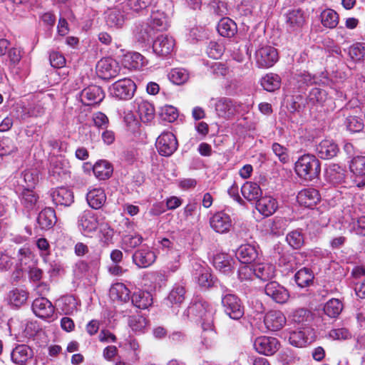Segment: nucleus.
<instances>
[{"mask_svg": "<svg viewBox=\"0 0 365 365\" xmlns=\"http://www.w3.org/2000/svg\"><path fill=\"white\" fill-rule=\"evenodd\" d=\"M135 104L138 106V113L140 120L143 123L150 122L155 117V109L153 106L143 99H136Z\"/></svg>", "mask_w": 365, "mask_h": 365, "instance_id": "32", "label": "nucleus"}, {"mask_svg": "<svg viewBox=\"0 0 365 365\" xmlns=\"http://www.w3.org/2000/svg\"><path fill=\"white\" fill-rule=\"evenodd\" d=\"M120 70V68L117 61L111 58L101 59L96 66L98 75L100 78L106 80L117 76Z\"/></svg>", "mask_w": 365, "mask_h": 365, "instance_id": "10", "label": "nucleus"}, {"mask_svg": "<svg viewBox=\"0 0 365 365\" xmlns=\"http://www.w3.org/2000/svg\"><path fill=\"white\" fill-rule=\"evenodd\" d=\"M348 55L355 62L365 60V43L356 42L348 48Z\"/></svg>", "mask_w": 365, "mask_h": 365, "instance_id": "46", "label": "nucleus"}, {"mask_svg": "<svg viewBox=\"0 0 365 365\" xmlns=\"http://www.w3.org/2000/svg\"><path fill=\"white\" fill-rule=\"evenodd\" d=\"M264 322L267 329L276 331L284 327L287 319L282 312L272 310L265 314Z\"/></svg>", "mask_w": 365, "mask_h": 365, "instance_id": "19", "label": "nucleus"}, {"mask_svg": "<svg viewBox=\"0 0 365 365\" xmlns=\"http://www.w3.org/2000/svg\"><path fill=\"white\" fill-rule=\"evenodd\" d=\"M202 332L201 334L202 344L206 348H211L215 344L216 331L214 329V323L209 327L207 325H202Z\"/></svg>", "mask_w": 365, "mask_h": 365, "instance_id": "45", "label": "nucleus"}, {"mask_svg": "<svg viewBox=\"0 0 365 365\" xmlns=\"http://www.w3.org/2000/svg\"><path fill=\"white\" fill-rule=\"evenodd\" d=\"M110 293L113 297L124 302L130 299V292L123 283H116L113 285Z\"/></svg>", "mask_w": 365, "mask_h": 365, "instance_id": "50", "label": "nucleus"}, {"mask_svg": "<svg viewBox=\"0 0 365 365\" xmlns=\"http://www.w3.org/2000/svg\"><path fill=\"white\" fill-rule=\"evenodd\" d=\"M237 260L228 254L219 253L214 256L213 265L220 272L229 275L233 273Z\"/></svg>", "mask_w": 365, "mask_h": 365, "instance_id": "15", "label": "nucleus"}, {"mask_svg": "<svg viewBox=\"0 0 365 365\" xmlns=\"http://www.w3.org/2000/svg\"><path fill=\"white\" fill-rule=\"evenodd\" d=\"M257 211L265 217L273 215L278 208L277 201L271 196L262 197L256 202Z\"/></svg>", "mask_w": 365, "mask_h": 365, "instance_id": "26", "label": "nucleus"}, {"mask_svg": "<svg viewBox=\"0 0 365 365\" xmlns=\"http://www.w3.org/2000/svg\"><path fill=\"white\" fill-rule=\"evenodd\" d=\"M17 150L14 141L9 138L0 139V156L12 153Z\"/></svg>", "mask_w": 365, "mask_h": 365, "instance_id": "60", "label": "nucleus"}, {"mask_svg": "<svg viewBox=\"0 0 365 365\" xmlns=\"http://www.w3.org/2000/svg\"><path fill=\"white\" fill-rule=\"evenodd\" d=\"M125 66L129 68L140 69L146 64V60L140 53L133 52L128 53L125 58Z\"/></svg>", "mask_w": 365, "mask_h": 365, "instance_id": "47", "label": "nucleus"}, {"mask_svg": "<svg viewBox=\"0 0 365 365\" xmlns=\"http://www.w3.org/2000/svg\"><path fill=\"white\" fill-rule=\"evenodd\" d=\"M242 196L248 201H257L262 196V190L259 185L253 182H246L241 187Z\"/></svg>", "mask_w": 365, "mask_h": 365, "instance_id": "34", "label": "nucleus"}, {"mask_svg": "<svg viewBox=\"0 0 365 365\" xmlns=\"http://www.w3.org/2000/svg\"><path fill=\"white\" fill-rule=\"evenodd\" d=\"M57 221L55 210L51 207H46L38 215L36 222L41 230L51 229Z\"/></svg>", "mask_w": 365, "mask_h": 365, "instance_id": "25", "label": "nucleus"}, {"mask_svg": "<svg viewBox=\"0 0 365 365\" xmlns=\"http://www.w3.org/2000/svg\"><path fill=\"white\" fill-rule=\"evenodd\" d=\"M34 355L33 350L26 344H18L12 350L11 360L16 364H25Z\"/></svg>", "mask_w": 365, "mask_h": 365, "instance_id": "27", "label": "nucleus"}, {"mask_svg": "<svg viewBox=\"0 0 365 365\" xmlns=\"http://www.w3.org/2000/svg\"><path fill=\"white\" fill-rule=\"evenodd\" d=\"M326 91L319 88H312L308 96L309 101L312 104L321 103L326 99Z\"/></svg>", "mask_w": 365, "mask_h": 365, "instance_id": "61", "label": "nucleus"}, {"mask_svg": "<svg viewBox=\"0 0 365 365\" xmlns=\"http://www.w3.org/2000/svg\"><path fill=\"white\" fill-rule=\"evenodd\" d=\"M222 305L225 314L232 319L239 320L244 315V306L241 299L236 294L232 293L223 294Z\"/></svg>", "mask_w": 365, "mask_h": 365, "instance_id": "5", "label": "nucleus"}, {"mask_svg": "<svg viewBox=\"0 0 365 365\" xmlns=\"http://www.w3.org/2000/svg\"><path fill=\"white\" fill-rule=\"evenodd\" d=\"M113 171L112 165L107 160H101L95 163L93 167V172L95 176L99 180L109 178Z\"/></svg>", "mask_w": 365, "mask_h": 365, "instance_id": "38", "label": "nucleus"}, {"mask_svg": "<svg viewBox=\"0 0 365 365\" xmlns=\"http://www.w3.org/2000/svg\"><path fill=\"white\" fill-rule=\"evenodd\" d=\"M99 223L96 214L91 210L83 211L78 219V227L85 236L94 232L98 227Z\"/></svg>", "mask_w": 365, "mask_h": 365, "instance_id": "9", "label": "nucleus"}, {"mask_svg": "<svg viewBox=\"0 0 365 365\" xmlns=\"http://www.w3.org/2000/svg\"><path fill=\"white\" fill-rule=\"evenodd\" d=\"M155 254L148 247H142L135 252L133 255V262L141 268L151 265L155 261Z\"/></svg>", "mask_w": 365, "mask_h": 365, "instance_id": "23", "label": "nucleus"}, {"mask_svg": "<svg viewBox=\"0 0 365 365\" xmlns=\"http://www.w3.org/2000/svg\"><path fill=\"white\" fill-rule=\"evenodd\" d=\"M142 236L138 234L127 235L123 237V245L128 248H135L140 245L142 243Z\"/></svg>", "mask_w": 365, "mask_h": 365, "instance_id": "64", "label": "nucleus"}, {"mask_svg": "<svg viewBox=\"0 0 365 365\" xmlns=\"http://www.w3.org/2000/svg\"><path fill=\"white\" fill-rule=\"evenodd\" d=\"M320 194L317 190L312 187L305 188L299 192L297 202L306 207H312L320 201Z\"/></svg>", "mask_w": 365, "mask_h": 365, "instance_id": "22", "label": "nucleus"}, {"mask_svg": "<svg viewBox=\"0 0 365 365\" xmlns=\"http://www.w3.org/2000/svg\"><path fill=\"white\" fill-rule=\"evenodd\" d=\"M32 311L38 318L49 319L54 314V307L46 297H38L32 303Z\"/></svg>", "mask_w": 365, "mask_h": 365, "instance_id": "14", "label": "nucleus"}, {"mask_svg": "<svg viewBox=\"0 0 365 365\" xmlns=\"http://www.w3.org/2000/svg\"><path fill=\"white\" fill-rule=\"evenodd\" d=\"M255 277L262 281L272 279L275 275V267L269 262H258L254 264Z\"/></svg>", "mask_w": 365, "mask_h": 365, "instance_id": "29", "label": "nucleus"}, {"mask_svg": "<svg viewBox=\"0 0 365 365\" xmlns=\"http://www.w3.org/2000/svg\"><path fill=\"white\" fill-rule=\"evenodd\" d=\"M238 278L240 281L252 280L255 277L254 264H242L237 271Z\"/></svg>", "mask_w": 365, "mask_h": 365, "instance_id": "57", "label": "nucleus"}, {"mask_svg": "<svg viewBox=\"0 0 365 365\" xmlns=\"http://www.w3.org/2000/svg\"><path fill=\"white\" fill-rule=\"evenodd\" d=\"M265 294L274 302L284 304L289 298L288 290L275 281L268 282L264 287Z\"/></svg>", "mask_w": 365, "mask_h": 365, "instance_id": "12", "label": "nucleus"}, {"mask_svg": "<svg viewBox=\"0 0 365 365\" xmlns=\"http://www.w3.org/2000/svg\"><path fill=\"white\" fill-rule=\"evenodd\" d=\"M86 200L93 209H100L106 201V195L104 190L101 188H93L86 195Z\"/></svg>", "mask_w": 365, "mask_h": 365, "instance_id": "33", "label": "nucleus"}, {"mask_svg": "<svg viewBox=\"0 0 365 365\" xmlns=\"http://www.w3.org/2000/svg\"><path fill=\"white\" fill-rule=\"evenodd\" d=\"M217 29L220 36L231 38L237 32V25L230 18H222L217 24Z\"/></svg>", "mask_w": 365, "mask_h": 365, "instance_id": "40", "label": "nucleus"}, {"mask_svg": "<svg viewBox=\"0 0 365 365\" xmlns=\"http://www.w3.org/2000/svg\"><path fill=\"white\" fill-rule=\"evenodd\" d=\"M261 85L264 90L273 92L280 88L281 78L275 73H268L261 79Z\"/></svg>", "mask_w": 365, "mask_h": 365, "instance_id": "43", "label": "nucleus"}, {"mask_svg": "<svg viewBox=\"0 0 365 365\" xmlns=\"http://www.w3.org/2000/svg\"><path fill=\"white\" fill-rule=\"evenodd\" d=\"M339 151L337 144L332 140H323L316 147L318 157L324 160L335 157Z\"/></svg>", "mask_w": 365, "mask_h": 365, "instance_id": "24", "label": "nucleus"}, {"mask_svg": "<svg viewBox=\"0 0 365 365\" xmlns=\"http://www.w3.org/2000/svg\"><path fill=\"white\" fill-rule=\"evenodd\" d=\"M155 145L160 155L168 157L177 150L178 144L172 133L165 132L157 138Z\"/></svg>", "mask_w": 365, "mask_h": 365, "instance_id": "8", "label": "nucleus"}, {"mask_svg": "<svg viewBox=\"0 0 365 365\" xmlns=\"http://www.w3.org/2000/svg\"><path fill=\"white\" fill-rule=\"evenodd\" d=\"M345 125L349 130L356 133L364 128L363 120L355 115H350L346 118Z\"/></svg>", "mask_w": 365, "mask_h": 365, "instance_id": "58", "label": "nucleus"}, {"mask_svg": "<svg viewBox=\"0 0 365 365\" xmlns=\"http://www.w3.org/2000/svg\"><path fill=\"white\" fill-rule=\"evenodd\" d=\"M38 196L31 189L26 188L21 193V202L28 209H32L36 205Z\"/></svg>", "mask_w": 365, "mask_h": 365, "instance_id": "53", "label": "nucleus"}, {"mask_svg": "<svg viewBox=\"0 0 365 365\" xmlns=\"http://www.w3.org/2000/svg\"><path fill=\"white\" fill-rule=\"evenodd\" d=\"M346 173L344 168L336 164H331L324 172V178L327 182L336 186L345 182Z\"/></svg>", "mask_w": 365, "mask_h": 365, "instance_id": "20", "label": "nucleus"}, {"mask_svg": "<svg viewBox=\"0 0 365 365\" xmlns=\"http://www.w3.org/2000/svg\"><path fill=\"white\" fill-rule=\"evenodd\" d=\"M175 47V40L167 35L157 37L153 43V50L158 56H166L172 53Z\"/></svg>", "mask_w": 365, "mask_h": 365, "instance_id": "18", "label": "nucleus"}, {"mask_svg": "<svg viewBox=\"0 0 365 365\" xmlns=\"http://www.w3.org/2000/svg\"><path fill=\"white\" fill-rule=\"evenodd\" d=\"M51 197L54 204L64 207L70 206L74 202V195L71 190L60 187L51 192Z\"/></svg>", "mask_w": 365, "mask_h": 365, "instance_id": "21", "label": "nucleus"}, {"mask_svg": "<svg viewBox=\"0 0 365 365\" xmlns=\"http://www.w3.org/2000/svg\"><path fill=\"white\" fill-rule=\"evenodd\" d=\"M197 283L201 287L207 289L214 286L215 280L208 269H202L197 277Z\"/></svg>", "mask_w": 365, "mask_h": 365, "instance_id": "55", "label": "nucleus"}, {"mask_svg": "<svg viewBox=\"0 0 365 365\" xmlns=\"http://www.w3.org/2000/svg\"><path fill=\"white\" fill-rule=\"evenodd\" d=\"M153 31H164L168 27L167 17L163 12L159 11H152L150 25Z\"/></svg>", "mask_w": 365, "mask_h": 365, "instance_id": "42", "label": "nucleus"}, {"mask_svg": "<svg viewBox=\"0 0 365 365\" xmlns=\"http://www.w3.org/2000/svg\"><path fill=\"white\" fill-rule=\"evenodd\" d=\"M289 343L296 347H303L309 343V338L304 331H294L290 333Z\"/></svg>", "mask_w": 365, "mask_h": 365, "instance_id": "52", "label": "nucleus"}, {"mask_svg": "<svg viewBox=\"0 0 365 365\" xmlns=\"http://www.w3.org/2000/svg\"><path fill=\"white\" fill-rule=\"evenodd\" d=\"M185 289L182 285L175 284L165 299L168 306L179 305L185 299Z\"/></svg>", "mask_w": 365, "mask_h": 365, "instance_id": "37", "label": "nucleus"}, {"mask_svg": "<svg viewBox=\"0 0 365 365\" xmlns=\"http://www.w3.org/2000/svg\"><path fill=\"white\" fill-rule=\"evenodd\" d=\"M215 309L207 302L199 299L190 304L183 312L182 319L200 321L201 326L205 324L210 327L214 323Z\"/></svg>", "mask_w": 365, "mask_h": 365, "instance_id": "1", "label": "nucleus"}, {"mask_svg": "<svg viewBox=\"0 0 365 365\" xmlns=\"http://www.w3.org/2000/svg\"><path fill=\"white\" fill-rule=\"evenodd\" d=\"M128 324L135 331H142L146 327L147 319L143 316L135 315L129 317Z\"/></svg>", "mask_w": 365, "mask_h": 365, "instance_id": "59", "label": "nucleus"}, {"mask_svg": "<svg viewBox=\"0 0 365 365\" xmlns=\"http://www.w3.org/2000/svg\"><path fill=\"white\" fill-rule=\"evenodd\" d=\"M104 96L101 88L95 85L89 86L80 93L81 101L86 106L98 104L103 101Z\"/></svg>", "mask_w": 365, "mask_h": 365, "instance_id": "13", "label": "nucleus"}, {"mask_svg": "<svg viewBox=\"0 0 365 365\" xmlns=\"http://www.w3.org/2000/svg\"><path fill=\"white\" fill-rule=\"evenodd\" d=\"M258 256V251L255 246L250 244L242 245L236 252V257L242 264H250Z\"/></svg>", "mask_w": 365, "mask_h": 365, "instance_id": "28", "label": "nucleus"}, {"mask_svg": "<svg viewBox=\"0 0 365 365\" xmlns=\"http://www.w3.org/2000/svg\"><path fill=\"white\" fill-rule=\"evenodd\" d=\"M200 207L197 204V202L195 200L190 201L187 203V205L184 207L183 214L187 220L190 218H193L195 216L199 217L200 212L199 210Z\"/></svg>", "mask_w": 365, "mask_h": 365, "instance_id": "62", "label": "nucleus"}, {"mask_svg": "<svg viewBox=\"0 0 365 365\" xmlns=\"http://www.w3.org/2000/svg\"><path fill=\"white\" fill-rule=\"evenodd\" d=\"M135 84L130 78H123L115 82L109 88L113 97L119 100H128L133 96Z\"/></svg>", "mask_w": 365, "mask_h": 365, "instance_id": "6", "label": "nucleus"}, {"mask_svg": "<svg viewBox=\"0 0 365 365\" xmlns=\"http://www.w3.org/2000/svg\"><path fill=\"white\" fill-rule=\"evenodd\" d=\"M133 304L141 309H147L153 303L152 295L146 291L135 292L131 297Z\"/></svg>", "mask_w": 365, "mask_h": 365, "instance_id": "36", "label": "nucleus"}, {"mask_svg": "<svg viewBox=\"0 0 365 365\" xmlns=\"http://www.w3.org/2000/svg\"><path fill=\"white\" fill-rule=\"evenodd\" d=\"M289 319L292 323L304 327L309 325L312 321V314L307 309L299 308L289 315Z\"/></svg>", "mask_w": 365, "mask_h": 365, "instance_id": "30", "label": "nucleus"}, {"mask_svg": "<svg viewBox=\"0 0 365 365\" xmlns=\"http://www.w3.org/2000/svg\"><path fill=\"white\" fill-rule=\"evenodd\" d=\"M294 280L297 284L301 288L309 287L313 284V272L309 268H302L295 274Z\"/></svg>", "mask_w": 365, "mask_h": 365, "instance_id": "41", "label": "nucleus"}, {"mask_svg": "<svg viewBox=\"0 0 365 365\" xmlns=\"http://www.w3.org/2000/svg\"><path fill=\"white\" fill-rule=\"evenodd\" d=\"M255 61L259 68L272 67L278 61L277 51L270 46H262L256 51Z\"/></svg>", "mask_w": 365, "mask_h": 365, "instance_id": "7", "label": "nucleus"}, {"mask_svg": "<svg viewBox=\"0 0 365 365\" xmlns=\"http://www.w3.org/2000/svg\"><path fill=\"white\" fill-rule=\"evenodd\" d=\"M286 29L289 33H298L307 23L304 11L299 8L289 9L283 14Z\"/></svg>", "mask_w": 365, "mask_h": 365, "instance_id": "4", "label": "nucleus"}, {"mask_svg": "<svg viewBox=\"0 0 365 365\" xmlns=\"http://www.w3.org/2000/svg\"><path fill=\"white\" fill-rule=\"evenodd\" d=\"M272 150L282 163L286 164L289 162L290 159L287 148L278 143H274L272 145Z\"/></svg>", "mask_w": 365, "mask_h": 365, "instance_id": "56", "label": "nucleus"}, {"mask_svg": "<svg viewBox=\"0 0 365 365\" xmlns=\"http://www.w3.org/2000/svg\"><path fill=\"white\" fill-rule=\"evenodd\" d=\"M339 15L333 9H327L321 14V22L324 27L334 29L339 24Z\"/></svg>", "mask_w": 365, "mask_h": 365, "instance_id": "44", "label": "nucleus"}, {"mask_svg": "<svg viewBox=\"0 0 365 365\" xmlns=\"http://www.w3.org/2000/svg\"><path fill=\"white\" fill-rule=\"evenodd\" d=\"M242 103L233 99L222 97L216 100L215 110L219 118L230 120L241 111Z\"/></svg>", "mask_w": 365, "mask_h": 365, "instance_id": "3", "label": "nucleus"}, {"mask_svg": "<svg viewBox=\"0 0 365 365\" xmlns=\"http://www.w3.org/2000/svg\"><path fill=\"white\" fill-rule=\"evenodd\" d=\"M210 224L216 232L224 234L230 231L232 222L228 214L224 212H219L210 218Z\"/></svg>", "mask_w": 365, "mask_h": 365, "instance_id": "16", "label": "nucleus"}, {"mask_svg": "<svg viewBox=\"0 0 365 365\" xmlns=\"http://www.w3.org/2000/svg\"><path fill=\"white\" fill-rule=\"evenodd\" d=\"M150 4V0H127L125 6L134 12H139Z\"/></svg>", "mask_w": 365, "mask_h": 365, "instance_id": "63", "label": "nucleus"}, {"mask_svg": "<svg viewBox=\"0 0 365 365\" xmlns=\"http://www.w3.org/2000/svg\"><path fill=\"white\" fill-rule=\"evenodd\" d=\"M105 19L107 25L111 28H120L125 23V15L118 7L108 9Z\"/></svg>", "mask_w": 365, "mask_h": 365, "instance_id": "31", "label": "nucleus"}, {"mask_svg": "<svg viewBox=\"0 0 365 365\" xmlns=\"http://www.w3.org/2000/svg\"><path fill=\"white\" fill-rule=\"evenodd\" d=\"M28 297L29 293L26 291L15 288L9 292L7 299L11 306L20 307L26 303Z\"/></svg>", "mask_w": 365, "mask_h": 365, "instance_id": "39", "label": "nucleus"}, {"mask_svg": "<svg viewBox=\"0 0 365 365\" xmlns=\"http://www.w3.org/2000/svg\"><path fill=\"white\" fill-rule=\"evenodd\" d=\"M168 78L171 82L175 84L180 85L185 83L189 75L187 71L182 68H174L172 69L168 75Z\"/></svg>", "mask_w": 365, "mask_h": 365, "instance_id": "54", "label": "nucleus"}, {"mask_svg": "<svg viewBox=\"0 0 365 365\" xmlns=\"http://www.w3.org/2000/svg\"><path fill=\"white\" fill-rule=\"evenodd\" d=\"M351 172L355 176V183L359 187L365 186V156L354 157L349 165Z\"/></svg>", "mask_w": 365, "mask_h": 365, "instance_id": "17", "label": "nucleus"}, {"mask_svg": "<svg viewBox=\"0 0 365 365\" xmlns=\"http://www.w3.org/2000/svg\"><path fill=\"white\" fill-rule=\"evenodd\" d=\"M153 31L148 24L138 26L134 31L135 38L140 43L149 41L152 38Z\"/></svg>", "mask_w": 365, "mask_h": 365, "instance_id": "51", "label": "nucleus"}, {"mask_svg": "<svg viewBox=\"0 0 365 365\" xmlns=\"http://www.w3.org/2000/svg\"><path fill=\"white\" fill-rule=\"evenodd\" d=\"M343 309V304L338 299H329L324 307V312L325 314L331 318H335L341 312Z\"/></svg>", "mask_w": 365, "mask_h": 365, "instance_id": "48", "label": "nucleus"}, {"mask_svg": "<svg viewBox=\"0 0 365 365\" xmlns=\"http://www.w3.org/2000/svg\"><path fill=\"white\" fill-rule=\"evenodd\" d=\"M288 226V220L284 217H276L266 222V230L274 235H280L284 233Z\"/></svg>", "mask_w": 365, "mask_h": 365, "instance_id": "35", "label": "nucleus"}, {"mask_svg": "<svg viewBox=\"0 0 365 365\" xmlns=\"http://www.w3.org/2000/svg\"><path fill=\"white\" fill-rule=\"evenodd\" d=\"M286 241L292 248L298 250L304 245V237L301 230H295L287 235Z\"/></svg>", "mask_w": 365, "mask_h": 365, "instance_id": "49", "label": "nucleus"}, {"mask_svg": "<svg viewBox=\"0 0 365 365\" xmlns=\"http://www.w3.org/2000/svg\"><path fill=\"white\" fill-rule=\"evenodd\" d=\"M280 344L277 338L262 336L257 337L254 342L255 350L259 354L272 356L279 349Z\"/></svg>", "mask_w": 365, "mask_h": 365, "instance_id": "11", "label": "nucleus"}, {"mask_svg": "<svg viewBox=\"0 0 365 365\" xmlns=\"http://www.w3.org/2000/svg\"><path fill=\"white\" fill-rule=\"evenodd\" d=\"M294 170L299 178L312 181L320 173V163L313 155H303L295 163Z\"/></svg>", "mask_w": 365, "mask_h": 365, "instance_id": "2", "label": "nucleus"}]
</instances>
